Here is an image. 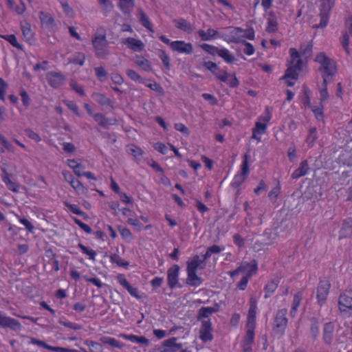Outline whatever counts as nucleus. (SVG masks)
<instances>
[{
	"label": "nucleus",
	"mask_w": 352,
	"mask_h": 352,
	"mask_svg": "<svg viewBox=\"0 0 352 352\" xmlns=\"http://www.w3.org/2000/svg\"><path fill=\"white\" fill-rule=\"evenodd\" d=\"M289 55L291 60L287 65L288 67L280 80H285L288 87H293L295 85V80H298L299 74L302 70L303 63L300 58L299 52L296 48L292 47L289 49Z\"/></svg>",
	"instance_id": "1"
},
{
	"label": "nucleus",
	"mask_w": 352,
	"mask_h": 352,
	"mask_svg": "<svg viewBox=\"0 0 352 352\" xmlns=\"http://www.w3.org/2000/svg\"><path fill=\"white\" fill-rule=\"evenodd\" d=\"M91 43L97 58H103L109 55V42L107 39L106 30L104 28L100 27L97 29L96 33L92 37Z\"/></svg>",
	"instance_id": "2"
},
{
	"label": "nucleus",
	"mask_w": 352,
	"mask_h": 352,
	"mask_svg": "<svg viewBox=\"0 0 352 352\" xmlns=\"http://www.w3.org/2000/svg\"><path fill=\"white\" fill-rule=\"evenodd\" d=\"M272 118V108L265 107L263 113L258 116L255 122L254 127L252 129L251 139L256 140L257 142H261V136L266 133L268 124Z\"/></svg>",
	"instance_id": "3"
},
{
	"label": "nucleus",
	"mask_w": 352,
	"mask_h": 352,
	"mask_svg": "<svg viewBox=\"0 0 352 352\" xmlns=\"http://www.w3.org/2000/svg\"><path fill=\"white\" fill-rule=\"evenodd\" d=\"M315 61L320 65V72L323 78V84H327L328 80L332 79L337 72L336 65L330 59L324 52L318 54Z\"/></svg>",
	"instance_id": "4"
},
{
	"label": "nucleus",
	"mask_w": 352,
	"mask_h": 352,
	"mask_svg": "<svg viewBox=\"0 0 352 352\" xmlns=\"http://www.w3.org/2000/svg\"><path fill=\"white\" fill-rule=\"evenodd\" d=\"M287 309L286 308L278 309L276 314L274 325L273 332L278 338L283 337L285 335V330L288 324V318H287Z\"/></svg>",
	"instance_id": "5"
},
{
	"label": "nucleus",
	"mask_w": 352,
	"mask_h": 352,
	"mask_svg": "<svg viewBox=\"0 0 352 352\" xmlns=\"http://www.w3.org/2000/svg\"><path fill=\"white\" fill-rule=\"evenodd\" d=\"M159 38L165 44L169 45L173 52L185 54H191L193 52V46L191 43H186L182 40L170 41V40L164 35L160 36Z\"/></svg>",
	"instance_id": "6"
},
{
	"label": "nucleus",
	"mask_w": 352,
	"mask_h": 352,
	"mask_svg": "<svg viewBox=\"0 0 352 352\" xmlns=\"http://www.w3.org/2000/svg\"><path fill=\"white\" fill-rule=\"evenodd\" d=\"M331 284L327 278L320 279L316 287L317 304L322 307L327 302Z\"/></svg>",
	"instance_id": "7"
},
{
	"label": "nucleus",
	"mask_w": 352,
	"mask_h": 352,
	"mask_svg": "<svg viewBox=\"0 0 352 352\" xmlns=\"http://www.w3.org/2000/svg\"><path fill=\"white\" fill-rule=\"evenodd\" d=\"M334 5V0H320L319 8L320 21V23L316 26V28H324L327 26L330 14Z\"/></svg>",
	"instance_id": "8"
},
{
	"label": "nucleus",
	"mask_w": 352,
	"mask_h": 352,
	"mask_svg": "<svg viewBox=\"0 0 352 352\" xmlns=\"http://www.w3.org/2000/svg\"><path fill=\"white\" fill-rule=\"evenodd\" d=\"M338 309L341 313L352 314V288H347L340 294Z\"/></svg>",
	"instance_id": "9"
},
{
	"label": "nucleus",
	"mask_w": 352,
	"mask_h": 352,
	"mask_svg": "<svg viewBox=\"0 0 352 352\" xmlns=\"http://www.w3.org/2000/svg\"><path fill=\"white\" fill-rule=\"evenodd\" d=\"M243 28L239 27L230 28L229 30L221 35L220 38L228 43H241L242 39Z\"/></svg>",
	"instance_id": "10"
},
{
	"label": "nucleus",
	"mask_w": 352,
	"mask_h": 352,
	"mask_svg": "<svg viewBox=\"0 0 352 352\" xmlns=\"http://www.w3.org/2000/svg\"><path fill=\"white\" fill-rule=\"evenodd\" d=\"M199 338L204 343L214 339L212 324L210 319L201 320Z\"/></svg>",
	"instance_id": "11"
},
{
	"label": "nucleus",
	"mask_w": 352,
	"mask_h": 352,
	"mask_svg": "<svg viewBox=\"0 0 352 352\" xmlns=\"http://www.w3.org/2000/svg\"><path fill=\"white\" fill-rule=\"evenodd\" d=\"M116 280L132 297L135 298L138 300H140L142 298V295L144 294H141L138 287H133L128 281L124 274H118L116 276Z\"/></svg>",
	"instance_id": "12"
},
{
	"label": "nucleus",
	"mask_w": 352,
	"mask_h": 352,
	"mask_svg": "<svg viewBox=\"0 0 352 352\" xmlns=\"http://www.w3.org/2000/svg\"><path fill=\"white\" fill-rule=\"evenodd\" d=\"M213 74L220 81L226 83L232 88L236 87L239 84V80L235 75H231L220 67H218Z\"/></svg>",
	"instance_id": "13"
},
{
	"label": "nucleus",
	"mask_w": 352,
	"mask_h": 352,
	"mask_svg": "<svg viewBox=\"0 0 352 352\" xmlns=\"http://www.w3.org/2000/svg\"><path fill=\"white\" fill-rule=\"evenodd\" d=\"M283 221L280 222V225H277L273 230L272 229H266L265 231V235L268 239V241L265 243L266 245H272L273 244L277 238L278 237H286L287 234L283 230L282 223Z\"/></svg>",
	"instance_id": "14"
},
{
	"label": "nucleus",
	"mask_w": 352,
	"mask_h": 352,
	"mask_svg": "<svg viewBox=\"0 0 352 352\" xmlns=\"http://www.w3.org/2000/svg\"><path fill=\"white\" fill-rule=\"evenodd\" d=\"M257 300L254 296L250 298V307L248 312L245 327L256 328Z\"/></svg>",
	"instance_id": "15"
},
{
	"label": "nucleus",
	"mask_w": 352,
	"mask_h": 352,
	"mask_svg": "<svg viewBox=\"0 0 352 352\" xmlns=\"http://www.w3.org/2000/svg\"><path fill=\"white\" fill-rule=\"evenodd\" d=\"M245 334L241 342L243 352H252L255 338V328L245 327Z\"/></svg>",
	"instance_id": "16"
},
{
	"label": "nucleus",
	"mask_w": 352,
	"mask_h": 352,
	"mask_svg": "<svg viewBox=\"0 0 352 352\" xmlns=\"http://www.w3.org/2000/svg\"><path fill=\"white\" fill-rule=\"evenodd\" d=\"M0 327L9 328L13 331H20L21 329V324L17 320L7 316L0 312Z\"/></svg>",
	"instance_id": "17"
},
{
	"label": "nucleus",
	"mask_w": 352,
	"mask_h": 352,
	"mask_svg": "<svg viewBox=\"0 0 352 352\" xmlns=\"http://www.w3.org/2000/svg\"><path fill=\"white\" fill-rule=\"evenodd\" d=\"M46 79L50 86L57 89L65 82L66 77L60 72H50L46 75Z\"/></svg>",
	"instance_id": "18"
},
{
	"label": "nucleus",
	"mask_w": 352,
	"mask_h": 352,
	"mask_svg": "<svg viewBox=\"0 0 352 352\" xmlns=\"http://www.w3.org/2000/svg\"><path fill=\"white\" fill-rule=\"evenodd\" d=\"M206 267V259L199 255H195L186 263V272H197V270H204Z\"/></svg>",
	"instance_id": "19"
},
{
	"label": "nucleus",
	"mask_w": 352,
	"mask_h": 352,
	"mask_svg": "<svg viewBox=\"0 0 352 352\" xmlns=\"http://www.w3.org/2000/svg\"><path fill=\"white\" fill-rule=\"evenodd\" d=\"M179 267L178 265H173L167 271V282L170 289L176 287L179 282Z\"/></svg>",
	"instance_id": "20"
},
{
	"label": "nucleus",
	"mask_w": 352,
	"mask_h": 352,
	"mask_svg": "<svg viewBox=\"0 0 352 352\" xmlns=\"http://www.w3.org/2000/svg\"><path fill=\"white\" fill-rule=\"evenodd\" d=\"M121 42L133 52H142L145 48V45L141 40L133 37L122 38Z\"/></svg>",
	"instance_id": "21"
},
{
	"label": "nucleus",
	"mask_w": 352,
	"mask_h": 352,
	"mask_svg": "<svg viewBox=\"0 0 352 352\" xmlns=\"http://www.w3.org/2000/svg\"><path fill=\"white\" fill-rule=\"evenodd\" d=\"M335 324L333 322H326L323 327L322 339L327 345H331L333 340Z\"/></svg>",
	"instance_id": "22"
},
{
	"label": "nucleus",
	"mask_w": 352,
	"mask_h": 352,
	"mask_svg": "<svg viewBox=\"0 0 352 352\" xmlns=\"http://www.w3.org/2000/svg\"><path fill=\"white\" fill-rule=\"evenodd\" d=\"M276 185L269 191L267 197L271 204H276L278 203L279 198L282 195V188L280 182L278 178L275 179Z\"/></svg>",
	"instance_id": "23"
},
{
	"label": "nucleus",
	"mask_w": 352,
	"mask_h": 352,
	"mask_svg": "<svg viewBox=\"0 0 352 352\" xmlns=\"http://www.w3.org/2000/svg\"><path fill=\"white\" fill-rule=\"evenodd\" d=\"M197 34L203 41L215 40L221 36L218 31L212 28H208L206 31L202 29L199 30Z\"/></svg>",
	"instance_id": "24"
},
{
	"label": "nucleus",
	"mask_w": 352,
	"mask_h": 352,
	"mask_svg": "<svg viewBox=\"0 0 352 352\" xmlns=\"http://www.w3.org/2000/svg\"><path fill=\"white\" fill-rule=\"evenodd\" d=\"M12 175L9 173L6 168H2L1 179L3 182L6 184L8 190L12 192H17L19 190V185L17 183L11 179Z\"/></svg>",
	"instance_id": "25"
},
{
	"label": "nucleus",
	"mask_w": 352,
	"mask_h": 352,
	"mask_svg": "<svg viewBox=\"0 0 352 352\" xmlns=\"http://www.w3.org/2000/svg\"><path fill=\"white\" fill-rule=\"evenodd\" d=\"M309 170L308 162L307 160H302L298 166L292 174L291 177L293 179H297L306 175Z\"/></svg>",
	"instance_id": "26"
},
{
	"label": "nucleus",
	"mask_w": 352,
	"mask_h": 352,
	"mask_svg": "<svg viewBox=\"0 0 352 352\" xmlns=\"http://www.w3.org/2000/svg\"><path fill=\"white\" fill-rule=\"evenodd\" d=\"M94 120L102 128L107 129L110 125L113 124L116 120H109L101 113H96L93 115Z\"/></svg>",
	"instance_id": "27"
},
{
	"label": "nucleus",
	"mask_w": 352,
	"mask_h": 352,
	"mask_svg": "<svg viewBox=\"0 0 352 352\" xmlns=\"http://www.w3.org/2000/svg\"><path fill=\"white\" fill-rule=\"evenodd\" d=\"M302 292H296L293 296V300L292 302V307L290 309V316L294 318L296 316L298 312V309L300 305V302L302 300Z\"/></svg>",
	"instance_id": "28"
},
{
	"label": "nucleus",
	"mask_w": 352,
	"mask_h": 352,
	"mask_svg": "<svg viewBox=\"0 0 352 352\" xmlns=\"http://www.w3.org/2000/svg\"><path fill=\"white\" fill-rule=\"evenodd\" d=\"M278 19L276 14L273 12H270L267 19L265 31L267 33H274L278 30Z\"/></svg>",
	"instance_id": "29"
},
{
	"label": "nucleus",
	"mask_w": 352,
	"mask_h": 352,
	"mask_svg": "<svg viewBox=\"0 0 352 352\" xmlns=\"http://www.w3.org/2000/svg\"><path fill=\"white\" fill-rule=\"evenodd\" d=\"M278 279H272L269 280L264 287V298H269L275 292L279 285Z\"/></svg>",
	"instance_id": "30"
},
{
	"label": "nucleus",
	"mask_w": 352,
	"mask_h": 352,
	"mask_svg": "<svg viewBox=\"0 0 352 352\" xmlns=\"http://www.w3.org/2000/svg\"><path fill=\"white\" fill-rule=\"evenodd\" d=\"M119 336L131 342L140 343L145 346H148L149 344V340L144 336H138L134 334L125 333H120Z\"/></svg>",
	"instance_id": "31"
},
{
	"label": "nucleus",
	"mask_w": 352,
	"mask_h": 352,
	"mask_svg": "<svg viewBox=\"0 0 352 352\" xmlns=\"http://www.w3.org/2000/svg\"><path fill=\"white\" fill-rule=\"evenodd\" d=\"M138 17L142 26L146 28L150 32H154L153 24L142 10L139 9L138 10Z\"/></svg>",
	"instance_id": "32"
},
{
	"label": "nucleus",
	"mask_w": 352,
	"mask_h": 352,
	"mask_svg": "<svg viewBox=\"0 0 352 352\" xmlns=\"http://www.w3.org/2000/svg\"><path fill=\"white\" fill-rule=\"evenodd\" d=\"M162 345L169 349H167L168 352H177L182 349V344L181 343H177V338L175 337L164 340Z\"/></svg>",
	"instance_id": "33"
},
{
	"label": "nucleus",
	"mask_w": 352,
	"mask_h": 352,
	"mask_svg": "<svg viewBox=\"0 0 352 352\" xmlns=\"http://www.w3.org/2000/svg\"><path fill=\"white\" fill-rule=\"evenodd\" d=\"M173 22L175 23V27L177 29H179L183 32H187V33L192 32V25L187 20H186L183 18H179L177 19H174Z\"/></svg>",
	"instance_id": "34"
},
{
	"label": "nucleus",
	"mask_w": 352,
	"mask_h": 352,
	"mask_svg": "<svg viewBox=\"0 0 352 352\" xmlns=\"http://www.w3.org/2000/svg\"><path fill=\"white\" fill-rule=\"evenodd\" d=\"M92 97L101 106L113 107V102L103 94L94 92Z\"/></svg>",
	"instance_id": "35"
},
{
	"label": "nucleus",
	"mask_w": 352,
	"mask_h": 352,
	"mask_svg": "<svg viewBox=\"0 0 352 352\" xmlns=\"http://www.w3.org/2000/svg\"><path fill=\"white\" fill-rule=\"evenodd\" d=\"M21 29L23 35L27 41H31L34 38V32L32 30L30 23L27 21L21 23Z\"/></svg>",
	"instance_id": "36"
},
{
	"label": "nucleus",
	"mask_w": 352,
	"mask_h": 352,
	"mask_svg": "<svg viewBox=\"0 0 352 352\" xmlns=\"http://www.w3.org/2000/svg\"><path fill=\"white\" fill-rule=\"evenodd\" d=\"M350 36L351 35L349 34L346 30H342L341 32V36L339 38L340 43L347 55L351 54L349 49Z\"/></svg>",
	"instance_id": "37"
},
{
	"label": "nucleus",
	"mask_w": 352,
	"mask_h": 352,
	"mask_svg": "<svg viewBox=\"0 0 352 352\" xmlns=\"http://www.w3.org/2000/svg\"><path fill=\"white\" fill-rule=\"evenodd\" d=\"M218 308L212 307H202L198 311L197 320H201L202 318H208L214 313L217 312Z\"/></svg>",
	"instance_id": "38"
},
{
	"label": "nucleus",
	"mask_w": 352,
	"mask_h": 352,
	"mask_svg": "<svg viewBox=\"0 0 352 352\" xmlns=\"http://www.w3.org/2000/svg\"><path fill=\"white\" fill-rule=\"evenodd\" d=\"M39 18L43 25H45L48 29H53L54 26V20L50 14L44 12H40Z\"/></svg>",
	"instance_id": "39"
},
{
	"label": "nucleus",
	"mask_w": 352,
	"mask_h": 352,
	"mask_svg": "<svg viewBox=\"0 0 352 352\" xmlns=\"http://www.w3.org/2000/svg\"><path fill=\"white\" fill-rule=\"evenodd\" d=\"M187 278L186 283L190 286L198 287L202 283V279L197 276V272H186Z\"/></svg>",
	"instance_id": "40"
},
{
	"label": "nucleus",
	"mask_w": 352,
	"mask_h": 352,
	"mask_svg": "<svg viewBox=\"0 0 352 352\" xmlns=\"http://www.w3.org/2000/svg\"><path fill=\"white\" fill-rule=\"evenodd\" d=\"M352 236V221H344L340 231L339 239Z\"/></svg>",
	"instance_id": "41"
},
{
	"label": "nucleus",
	"mask_w": 352,
	"mask_h": 352,
	"mask_svg": "<svg viewBox=\"0 0 352 352\" xmlns=\"http://www.w3.org/2000/svg\"><path fill=\"white\" fill-rule=\"evenodd\" d=\"M135 6V0H119L118 7L124 14H129Z\"/></svg>",
	"instance_id": "42"
},
{
	"label": "nucleus",
	"mask_w": 352,
	"mask_h": 352,
	"mask_svg": "<svg viewBox=\"0 0 352 352\" xmlns=\"http://www.w3.org/2000/svg\"><path fill=\"white\" fill-rule=\"evenodd\" d=\"M244 267V272L247 271V275L252 276L257 273L258 271V263L256 260L253 259L250 263H244L241 265Z\"/></svg>",
	"instance_id": "43"
},
{
	"label": "nucleus",
	"mask_w": 352,
	"mask_h": 352,
	"mask_svg": "<svg viewBox=\"0 0 352 352\" xmlns=\"http://www.w3.org/2000/svg\"><path fill=\"white\" fill-rule=\"evenodd\" d=\"M318 133L316 128L311 127L309 129V133L308 135L306 138L305 142L308 146L309 148H312L316 140H318Z\"/></svg>",
	"instance_id": "44"
},
{
	"label": "nucleus",
	"mask_w": 352,
	"mask_h": 352,
	"mask_svg": "<svg viewBox=\"0 0 352 352\" xmlns=\"http://www.w3.org/2000/svg\"><path fill=\"white\" fill-rule=\"evenodd\" d=\"M84 343L89 347V351L81 349L82 352H102V346L99 342L87 340Z\"/></svg>",
	"instance_id": "45"
},
{
	"label": "nucleus",
	"mask_w": 352,
	"mask_h": 352,
	"mask_svg": "<svg viewBox=\"0 0 352 352\" xmlns=\"http://www.w3.org/2000/svg\"><path fill=\"white\" fill-rule=\"evenodd\" d=\"M310 333L314 340H316L320 333L319 321L318 318L313 317L310 319Z\"/></svg>",
	"instance_id": "46"
},
{
	"label": "nucleus",
	"mask_w": 352,
	"mask_h": 352,
	"mask_svg": "<svg viewBox=\"0 0 352 352\" xmlns=\"http://www.w3.org/2000/svg\"><path fill=\"white\" fill-rule=\"evenodd\" d=\"M100 340L104 344L119 349H122L124 346L123 343L111 337H102Z\"/></svg>",
	"instance_id": "47"
},
{
	"label": "nucleus",
	"mask_w": 352,
	"mask_h": 352,
	"mask_svg": "<svg viewBox=\"0 0 352 352\" xmlns=\"http://www.w3.org/2000/svg\"><path fill=\"white\" fill-rule=\"evenodd\" d=\"M0 37L7 41L14 47L21 50L23 49V46L18 42L14 34H0Z\"/></svg>",
	"instance_id": "48"
},
{
	"label": "nucleus",
	"mask_w": 352,
	"mask_h": 352,
	"mask_svg": "<svg viewBox=\"0 0 352 352\" xmlns=\"http://www.w3.org/2000/svg\"><path fill=\"white\" fill-rule=\"evenodd\" d=\"M217 55L228 63H232L234 60V56L227 48L225 47L219 48Z\"/></svg>",
	"instance_id": "49"
},
{
	"label": "nucleus",
	"mask_w": 352,
	"mask_h": 352,
	"mask_svg": "<svg viewBox=\"0 0 352 352\" xmlns=\"http://www.w3.org/2000/svg\"><path fill=\"white\" fill-rule=\"evenodd\" d=\"M78 248L80 250L83 254L87 255L91 261H95L97 253L95 250L89 247L85 246L81 243L78 244Z\"/></svg>",
	"instance_id": "50"
},
{
	"label": "nucleus",
	"mask_w": 352,
	"mask_h": 352,
	"mask_svg": "<svg viewBox=\"0 0 352 352\" xmlns=\"http://www.w3.org/2000/svg\"><path fill=\"white\" fill-rule=\"evenodd\" d=\"M135 63L144 71L149 72L151 70V65L148 60L142 56H137Z\"/></svg>",
	"instance_id": "51"
},
{
	"label": "nucleus",
	"mask_w": 352,
	"mask_h": 352,
	"mask_svg": "<svg viewBox=\"0 0 352 352\" xmlns=\"http://www.w3.org/2000/svg\"><path fill=\"white\" fill-rule=\"evenodd\" d=\"M110 261L113 263H116L118 266L123 267L125 269H127L129 266V263L117 254H114L110 256Z\"/></svg>",
	"instance_id": "52"
},
{
	"label": "nucleus",
	"mask_w": 352,
	"mask_h": 352,
	"mask_svg": "<svg viewBox=\"0 0 352 352\" xmlns=\"http://www.w3.org/2000/svg\"><path fill=\"white\" fill-rule=\"evenodd\" d=\"M128 77L135 82H138L141 84H146V79L142 78L135 71L129 69L126 71Z\"/></svg>",
	"instance_id": "53"
},
{
	"label": "nucleus",
	"mask_w": 352,
	"mask_h": 352,
	"mask_svg": "<svg viewBox=\"0 0 352 352\" xmlns=\"http://www.w3.org/2000/svg\"><path fill=\"white\" fill-rule=\"evenodd\" d=\"M128 153L133 155L136 160H139L144 155L143 150L135 144H131L129 146Z\"/></svg>",
	"instance_id": "54"
},
{
	"label": "nucleus",
	"mask_w": 352,
	"mask_h": 352,
	"mask_svg": "<svg viewBox=\"0 0 352 352\" xmlns=\"http://www.w3.org/2000/svg\"><path fill=\"white\" fill-rule=\"evenodd\" d=\"M69 85L71 89L80 96H85L86 95L84 87L78 84L74 79L70 80Z\"/></svg>",
	"instance_id": "55"
},
{
	"label": "nucleus",
	"mask_w": 352,
	"mask_h": 352,
	"mask_svg": "<svg viewBox=\"0 0 352 352\" xmlns=\"http://www.w3.org/2000/svg\"><path fill=\"white\" fill-rule=\"evenodd\" d=\"M85 54L83 52H77L74 57L69 60V63L82 66L85 62Z\"/></svg>",
	"instance_id": "56"
},
{
	"label": "nucleus",
	"mask_w": 352,
	"mask_h": 352,
	"mask_svg": "<svg viewBox=\"0 0 352 352\" xmlns=\"http://www.w3.org/2000/svg\"><path fill=\"white\" fill-rule=\"evenodd\" d=\"M223 250L219 245H213L209 248H208L206 253L203 254V257L206 261L210 258L213 254H219Z\"/></svg>",
	"instance_id": "57"
},
{
	"label": "nucleus",
	"mask_w": 352,
	"mask_h": 352,
	"mask_svg": "<svg viewBox=\"0 0 352 352\" xmlns=\"http://www.w3.org/2000/svg\"><path fill=\"white\" fill-rule=\"evenodd\" d=\"M200 47L204 51H205L206 52H207L208 54H209L210 55H212V56L218 54V51L219 49V47H217L214 45L208 44V43H202L200 45Z\"/></svg>",
	"instance_id": "58"
},
{
	"label": "nucleus",
	"mask_w": 352,
	"mask_h": 352,
	"mask_svg": "<svg viewBox=\"0 0 352 352\" xmlns=\"http://www.w3.org/2000/svg\"><path fill=\"white\" fill-rule=\"evenodd\" d=\"M19 95L21 96L23 105L25 108H28L30 104L31 99L29 94L23 87L20 88Z\"/></svg>",
	"instance_id": "59"
},
{
	"label": "nucleus",
	"mask_w": 352,
	"mask_h": 352,
	"mask_svg": "<svg viewBox=\"0 0 352 352\" xmlns=\"http://www.w3.org/2000/svg\"><path fill=\"white\" fill-rule=\"evenodd\" d=\"M241 43L243 45V52L245 55L250 56L253 55L255 53V48L252 43H250L245 40H243Z\"/></svg>",
	"instance_id": "60"
},
{
	"label": "nucleus",
	"mask_w": 352,
	"mask_h": 352,
	"mask_svg": "<svg viewBox=\"0 0 352 352\" xmlns=\"http://www.w3.org/2000/svg\"><path fill=\"white\" fill-rule=\"evenodd\" d=\"M158 56L161 59L165 68L169 69L170 66V58L166 52L164 50H160Z\"/></svg>",
	"instance_id": "61"
},
{
	"label": "nucleus",
	"mask_w": 352,
	"mask_h": 352,
	"mask_svg": "<svg viewBox=\"0 0 352 352\" xmlns=\"http://www.w3.org/2000/svg\"><path fill=\"white\" fill-rule=\"evenodd\" d=\"M247 175L242 173H238L235 175L232 181V186L234 188L239 187L243 183Z\"/></svg>",
	"instance_id": "62"
},
{
	"label": "nucleus",
	"mask_w": 352,
	"mask_h": 352,
	"mask_svg": "<svg viewBox=\"0 0 352 352\" xmlns=\"http://www.w3.org/2000/svg\"><path fill=\"white\" fill-rule=\"evenodd\" d=\"M96 75L100 82H104L107 78V72L102 67L95 68Z\"/></svg>",
	"instance_id": "63"
},
{
	"label": "nucleus",
	"mask_w": 352,
	"mask_h": 352,
	"mask_svg": "<svg viewBox=\"0 0 352 352\" xmlns=\"http://www.w3.org/2000/svg\"><path fill=\"white\" fill-rule=\"evenodd\" d=\"M247 38L253 41L255 38V31L253 28L243 29L242 39Z\"/></svg>",
	"instance_id": "64"
}]
</instances>
